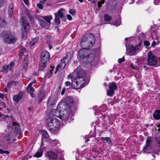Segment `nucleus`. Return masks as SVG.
<instances>
[{
    "label": "nucleus",
    "mask_w": 160,
    "mask_h": 160,
    "mask_svg": "<svg viewBox=\"0 0 160 160\" xmlns=\"http://www.w3.org/2000/svg\"><path fill=\"white\" fill-rule=\"evenodd\" d=\"M144 44L145 46L148 47L150 45V43L148 41H145L144 42Z\"/></svg>",
    "instance_id": "nucleus-44"
},
{
    "label": "nucleus",
    "mask_w": 160,
    "mask_h": 160,
    "mask_svg": "<svg viewBox=\"0 0 160 160\" xmlns=\"http://www.w3.org/2000/svg\"><path fill=\"white\" fill-rule=\"evenodd\" d=\"M4 153H6L7 154H8L9 153V152L7 151H4Z\"/></svg>",
    "instance_id": "nucleus-61"
},
{
    "label": "nucleus",
    "mask_w": 160,
    "mask_h": 160,
    "mask_svg": "<svg viewBox=\"0 0 160 160\" xmlns=\"http://www.w3.org/2000/svg\"><path fill=\"white\" fill-rule=\"evenodd\" d=\"M49 48L50 49H51L52 48V45H49Z\"/></svg>",
    "instance_id": "nucleus-62"
},
{
    "label": "nucleus",
    "mask_w": 160,
    "mask_h": 160,
    "mask_svg": "<svg viewBox=\"0 0 160 160\" xmlns=\"http://www.w3.org/2000/svg\"><path fill=\"white\" fill-rule=\"evenodd\" d=\"M18 84V82L17 81H14V83L12 84V85H17Z\"/></svg>",
    "instance_id": "nucleus-54"
},
{
    "label": "nucleus",
    "mask_w": 160,
    "mask_h": 160,
    "mask_svg": "<svg viewBox=\"0 0 160 160\" xmlns=\"http://www.w3.org/2000/svg\"><path fill=\"white\" fill-rule=\"evenodd\" d=\"M79 69V68H78L76 71L68 76V79H71V86L74 89H78L83 87L85 83V74Z\"/></svg>",
    "instance_id": "nucleus-1"
},
{
    "label": "nucleus",
    "mask_w": 160,
    "mask_h": 160,
    "mask_svg": "<svg viewBox=\"0 0 160 160\" xmlns=\"http://www.w3.org/2000/svg\"><path fill=\"white\" fill-rule=\"evenodd\" d=\"M101 139L102 141H107V142L109 144L111 142V139L109 137H106L104 138L103 137H101Z\"/></svg>",
    "instance_id": "nucleus-34"
},
{
    "label": "nucleus",
    "mask_w": 160,
    "mask_h": 160,
    "mask_svg": "<svg viewBox=\"0 0 160 160\" xmlns=\"http://www.w3.org/2000/svg\"><path fill=\"white\" fill-rule=\"evenodd\" d=\"M156 44V42L155 41H153L152 42V46H153L154 45H155Z\"/></svg>",
    "instance_id": "nucleus-56"
},
{
    "label": "nucleus",
    "mask_w": 160,
    "mask_h": 160,
    "mask_svg": "<svg viewBox=\"0 0 160 160\" xmlns=\"http://www.w3.org/2000/svg\"><path fill=\"white\" fill-rule=\"evenodd\" d=\"M46 124L49 130L53 132L58 130L59 125V122L58 120L55 118L49 117L47 119Z\"/></svg>",
    "instance_id": "nucleus-4"
},
{
    "label": "nucleus",
    "mask_w": 160,
    "mask_h": 160,
    "mask_svg": "<svg viewBox=\"0 0 160 160\" xmlns=\"http://www.w3.org/2000/svg\"><path fill=\"white\" fill-rule=\"evenodd\" d=\"M89 49H88L87 48H83L79 50L78 54L80 59L83 60L86 59L87 52H88Z\"/></svg>",
    "instance_id": "nucleus-10"
},
{
    "label": "nucleus",
    "mask_w": 160,
    "mask_h": 160,
    "mask_svg": "<svg viewBox=\"0 0 160 160\" xmlns=\"http://www.w3.org/2000/svg\"><path fill=\"white\" fill-rule=\"evenodd\" d=\"M65 100L66 101L65 102H62L61 103H62L64 102L66 103L67 104H68L69 105V107L70 108H69L71 109H72V106H71V107L70 106L69 104H70L72 103L73 100H72V99L70 97H66V98Z\"/></svg>",
    "instance_id": "nucleus-23"
},
{
    "label": "nucleus",
    "mask_w": 160,
    "mask_h": 160,
    "mask_svg": "<svg viewBox=\"0 0 160 160\" xmlns=\"http://www.w3.org/2000/svg\"><path fill=\"white\" fill-rule=\"evenodd\" d=\"M42 145H41V146L40 148L39 149V151L37 152L34 155V157H36L37 158H39L41 157L42 155L43 151L42 150Z\"/></svg>",
    "instance_id": "nucleus-29"
},
{
    "label": "nucleus",
    "mask_w": 160,
    "mask_h": 160,
    "mask_svg": "<svg viewBox=\"0 0 160 160\" xmlns=\"http://www.w3.org/2000/svg\"><path fill=\"white\" fill-rule=\"evenodd\" d=\"M58 108L61 109V112L59 118L63 120H66L68 118V113L72 111L69 105L65 102L60 103L57 106Z\"/></svg>",
    "instance_id": "nucleus-3"
},
{
    "label": "nucleus",
    "mask_w": 160,
    "mask_h": 160,
    "mask_svg": "<svg viewBox=\"0 0 160 160\" xmlns=\"http://www.w3.org/2000/svg\"><path fill=\"white\" fill-rule=\"evenodd\" d=\"M67 17L68 19L69 20H71L72 19V17L70 14H67Z\"/></svg>",
    "instance_id": "nucleus-47"
},
{
    "label": "nucleus",
    "mask_w": 160,
    "mask_h": 160,
    "mask_svg": "<svg viewBox=\"0 0 160 160\" xmlns=\"http://www.w3.org/2000/svg\"><path fill=\"white\" fill-rule=\"evenodd\" d=\"M4 97V95L3 94L0 93V98H3Z\"/></svg>",
    "instance_id": "nucleus-58"
},
{
    "label": "nucleus",
    "mask_w": 160,
    "mask_h": 160,
    "mask_svg": "<svg viewBox=\"0 0 160 160\" xmlns=\"http://www.w3.org/2000/svg\"><path fill=\"white\" fill-rule=\"evenodd\" d=\"M0 153L1 154L4 153V151L2 149H0Z\"/></svg>",
    "instance_id": "nucleus-55"
},
{
    "label": "nucleus",
    "mask_w": 160,
    "mask_h": 160,
    "mask_svg": "<svg viewBox=\"0 0 160 160\" xmlns=\"http://www.w3.org/2000/svg\"><path fill=\"white\" fill-rule=\"evenodd\" d=\"M47 0H40V3H41L42 4H44L46 2Z\"/></svg>",
    "instance_id": "nucleus-51"
},
{
    "label": "nucleus",
    "mask_w": 160,
    "mask_h": 160,
    "mask_svg": "<svg viewBox=\"0 0 160 160\" xmlns=\"http://www.w3.org/2000/svg\"><path fill=\"white\" fill-rule=\"evenodd\" d=\"M43 4L41 3H38L37 4L38 7L40 9H42L43 8Z\"/></svg>",
    "instance_id": "nucleus-39"
},
{
    "label": "nucleus",
    "mask_w": 160,
    "mask_h": 160,
    "mask_svg": "<svg viewBox=\"0 0 160 160\" xmlns=\"http://www.w3.org/2000/svg\"><path fill=\"white\" fill-rule=\"evenodd\" d=\"M47 62H42V61L40 60V62L39 64V71H42L46 67Z\"/></svg>",
    "instance_id": "nucleus-24"
},
{
    "label": "nucleus",
    "mask_w": 160,
    "mask_h": 160,
    "mask_svg": "<svg viewBox=\"0 0 160 160\" xmlns=\"http://www.w3.org/2000/svg\"><path fill=\"white\" fill-rule=\"evenodd\" d=\"M151 138L150 137H148L147 138L146 144L144 148L143 151L145 152H148L147 148H150V144L151 142Z\"/></svg>",
    "instance_id": "nucleus-18"
},
{
    "label": "nucleus",
    "mask_w": 160,
    "mask_h": 160,
    "mask_svg": "<svg viewBox=\"0 0 160 160\" xmlns=\"http://www.w3.org/2000/svg\"><path fill=\"white\" fill-rule=\"evenodd\" d=\"M121 22L119 21H117L114 22L113 23V25H114L115 26H118L119 25L121 24Z\"/></svg>",
    "instance_id": "nucleus-41"
},
{
    "label": "nucleus",
    "mask_w": 160,
    "mask_h": 160,
    "mask_svg": "<svg viewBox=\"0 0 160 160\" xmlns=\"http://www.w3.org/2000/svg\"><path fill=\"white\" fill-rule=\"evenodd\" d=\"M13 83H14V81H12L10 82H9L8 83V85H7V87L8 88L11 87V86L12 85V84H13Z\"/></svg>",
    "instance_id": "nucleus-40"
},
{
    "label": "nucleus",
    "mask_w": 160,
    "mask_h": 160,
    "mask_svg": "<svg viewBox=\"0 0 160 160\" xmlns=\"http://www.w3.org/2000/svg\"><path fill=\"white\" fill-rule=\"evenodd\" d=\"M69 12L72 14H74L76 13V12L73 9H70L69 10Z\"/></svg>",
    "instance_id": "nucleus-43"
},
{
    "label": "nucleus",
    "mask_w": 160,
    "mask_h": 160,
    "mask_svg": "<svg viewBox=\"0 0 160 160\" xmlns=\"http://www.w3.org/2000/svg\"><path fill=\"white\" fill-rule=\"evenodd\" d=\"M54 14L55 16V18L54 20L55 22L58 25L59 24L61 23L60 17L57 16L56 13H54Z\"/></svg>",
    "instance_id": "nucleus-31"
},
{
    "label": "nucleus",
    "mask_w": 160,
    "mask_h": 160,
    "mask_svg": "<svg viewBox=\"0 0 160 160\" xmlns=\"http://www.w3.org/2000/svg\"><path fill=\"white\" fill-rule=\"evenodd\" d=\"M4 139L5 141L8 142L16 140V139L15 138L14 134L12 132H9L7 134L4 138Z\"/></svg>",
    "instance_id": "nucleus-15"
},
{
    "label": "nucleus",
    "mask_w": 160,
    "mask_h": 160,
    "mask_svg": "<svg viewBox=\"0 0 160 160\" xmlns=\"http://www.w3.org/2000/svg\"><path fill=\"white\" fill-rule=\"evenodd\" d=\"M65 85L66 86L68 87L70 86L71 85L70 82L69 81H67L65 82Z\"/></svg>",
    "instance_id": "nucleus-46"
},
{
    "label": "nucleus",
    "mask_w": 160,
    "mask_h": 160,
    "mask_svg": "<svg viewBox=\"0 0 160 160\" xmlns=\"http://www.w3.org/2000/svg\"><path fill=\"white\" fill-rule=\"evenodd\" d=\"M108 87L109 89L107 90V95L111 96L114 93V91L116 89L117 87L115 82H112L109 83Z\"/></svg>",
    "instance_id": "nucleus-9"
},
{
    "label": "nucleus",
    "mask_w": 160,
    "mask_h": 160,
    "mask_svg": "<svg viewBox=\"0 0 160 160\" xmlns=\"http://www.w3.org/2000/svg\"><path fill=\"white\" fill-rule=\"evenodd\" d=\"M94 43V36L90 33L85 35L80 42L82 47H85V48H88L92 47Z\"/></svg>",
    "instance_id": "nucleus-2"
},
{
    "label": "nucleus",
    "mask_w": 160,
    "mask_h": 160,
    "mask_svg": "<svg viewBox=\"0 0 160 160\" xmlns=\"http://www.w3.org/2000/svg\"><path fill=\"white\" fill-rule=\"evenodd\" d=\"M38 40V37L32 39L29 42V45L31 46H34Z\"/></svg>",
    "instance_id": "nucleus-30"
},
{
    "label": "nucleus",
    "mask_w": 160,
    "mask_h": 160,
    "mask_svg": "<svg viewBox=\"0 0 160 160\" xmlns=\"http://www.w3.org/2000/svg\"><path fill=\"white\" fill-rule=\"evenodd\" d=\"M69 59L68 57H66L63 59V60L61 61L62 62L61 64H58L56 67V70L55 72L56 73L58 71H60L65 68L66 64L68 63L69 62Z\"/></svg>",
    "instance_id": "nucleus-8"
},
{
    "label": "nucleus",
    "mask_w": 160,
    "mask_h": 160,
    "mask_svg": "<svg viewBox=\"0 0 160 160\" xmlns=\"http://www.w3.org/2000/svg\"><path fill=\"white\" fill-rule=\"evenodd\" d=\"M32 84H33V83H32V82H31V83H30L29 84V85H28V87H32Z\"/></svg>",
    "instance_id": "nucleus-57"
},
{
    "label": "nucleus",
    "mask_w": 160,
    "mask_h": 160,
    "mask_svg": "<svg viewBox=\"0 0 160 160\" xmlns=\"http://www.w3.org/2000/svg\"><path fill=\"white\" fill-rule=\"evenodd\" d=\"M153 117L156 120L160 119V110H156L153 114Z\"/></svg>",
    "instance_id": "nucleus-25"
},
{
    "label": "nucleus",
    "mask_w": 160,
    "mask_h": 160,
    "mask_svg": "<svg viewBox=\"0 0 160 160\" xmlns=\"http://www.w3.org/2000/svg\"><path fill=\"white\" fill-rule=\"evenodd\" d=\"M25 3L27 5L28 3V0H23Z\"/></svg>",
    "instance_id": "nucleus-53"
},
{
    "label": "nucleus",
    "mask_w": 160,
    "mask_h": 160,
    "mask_svg": "<svg viewBox=\"0 0 160 160\" xmlns=\"http://www.w3.org/2000/svg\"><path fill=\"white\" fill-rule=\"evenodd\" d=\"M12 124V128L14 132L17 133H19L20 131V129L19 125L16 122H13Z\"/></svg>",
    "instance_id": "nucleus-19"
},
{
    "label": "nucleus",
    "mask_w": 160,
    "mask_h": 160,
    "mask_svg": "<svg viewBox=\"0 0 160 160\" xmlns=\"http://www.w3.org/2000/svg\"><path fill=\"white\" fill-rule=\"evenodd\" d=\"M147 149H148V152H146V153H151V152H152V150H151V147L150 146V148H147Z\"/></svg>",
    "instance_id": "nucleus-48"
},
{
    "label": "nucleus",
    "mask_w": 160,
    "mask_h": 160,
    "mask_svg": "<svg viewBox=\"0 0 160 160\" xmlns=\"http://www.w3.org/2000/svg\"><path fill=\"white\" fill-rule=\"evenodd\" d=\"M30 95L32 97H34L35 95L33 93H32V92H31L30 93Z\"/></svg>",
    "instance_id": "nucleus-59"
},
{
    "label": "nucleus",
    "mask_w": 160,
    "mask_h": 160,
    "mask_svg": "<svg viewBox=\"0 0 160 160\" xmlns=\"http://www.w3.org/2000/svg\"><path fill=\"white\" fill-rule=\"evenodd\" d=\"M1 35L4 41L8 43L14 42L17 39L15 36L8 31L3 32L1 33Z\"/></svg>",
    "instance_id": "nucleus-5"
},
{
    "label": "nucleus",
    "mask_w": 160,
    "mask_h": 160,
    "mask_svg": "<svg viewBox=\"0 0 160 160\" xmlns=\"http://www.w3.org/2000/svg\"><path fill=\"white\" fill-rule=\"evenodd\" d=\"M41 133L43 138H48L49 137V135L47 132L45 130H43L41 131Z\"/></svg>",
    "instance_id": "nucleus-32"
},
{
    "label": "nucleus",
    "mask_w": 160,
    "mask_h": 160,
    "mask_svg": "<svg viewBox=\"0 0 160 160\" xmlns=\"http://www.w3.org/2000/svg\"><path fill=\"white\" fill-rule=\"evenodd\" d=\"M59 150H55L54 151H48L47 152V156L48 158L52 159H55L57 158L58 156L59 155L60 153H58V151Z\"/></svg>",
    "instance_id": "nucleus-12"
},
{
    "label": "nucleus",
    "mask_w": 160,
    "mask_h": 160,
    "mask_svg": "<svg viewBox=\"0 0 160 160\" xmlns=\"http://www.w3.org/2000/svg\"><path fill=\"white\" fill-rule=\"evenodd\" d=\"M27 92L29 93L32 92L34 91V89L32 87H27Z\"/></svg>",
    "instance_id": "nucleus-35"
},
{
    "label": "nucleus",
    "mask_w": 160,
    "mask_h": 160,
    "mask_svg": "<svg viewBox=\"0 0 160 160\" xmlns=\"http://www.w3.org/2000/svg\"><path fill=\"white\" fill-rule=\"evenodd\" d=\"M87 52L86 59L90 63L92 62L94 60L95 55L94 52L92 50L89 49Z\"/></svg>",
    "instance_id": "nucleus-11"
},
{
    "label": "nucleus",
    "mask_w": 160,
    "mask_h": 160,
    "mask_svg": "<svg viewBox=\"0 0 160 160\" xmlns=\"http://www.w3.org/2000/svg\"><path fill=\"white\" fill-rule=\"evenodd\" d=\"M131 68L133 69H135L137 67L136 65H134L133 63H132L131 64Z\"/></svg>",
    "instance_id": "nucleus-49"
},
{
    "label": "nucleus",
    "mask_w": 160,
    "mask_h": 160,
    "mask_svg": "<svg viewBox=\"0 0 160 160\" xmlns=\"http://www.w3.org/2000/svg\"><path fill=\"white\" fill-rule=\"evenodd\" d=\"M151 156H152V157H153V158H155V155H154L153 154H152Z\"/></svg>",
    "instance_id": "nucleus-64"
},
{
    "label": "nucleus",
    "mask_w": 160,
    "mask_h": 160,
    "mask_svg": "<svg viewBox=\"0 0 160 160\" xmlns=\"http://www.w3.org/2000/svg\"><path fill=\"white\" fill-rule=\"evenodd\" d=\"M14 65V63L13 62H12L8 65H5L1 69V71L2 72L7 73L9 71H12L13 69Z\"/></svg>",
    "instance_id": "nucleus-13"
},
{
    "label": "nucleus",
    "mask_w": 160,
    "mask_h": 160,
    "mask_svg": "<svg viewBox=\"0 0 160 160\" xmlns=\"http://www.w3.org/2000/svg\"><path fill=\"white\" fill-rule=\"evenodd\" d=\"M148 65L150 66H156L158 62L157 57L151 52L148 53Z\"/></svg>",
    "instance_id": "nucleus-6"
},
{
    "label": "nucleus",
    "mask_w": 160,
    "mask_h": 160,
    "mask_svg": "<svg viewBox=\"0 0 160 160\" xmlns=\"http://www.w3.org/2000/svg\"><path fill=\"white\" fill-rule=\"evenodd\" d=\"M14 7L12 3H10L9 5L8 9V13L9 16L11 17L13 13Z\"/></svg>",
    "instance_id": "nucleus-28"
},
{
    "label": "nucleus",
    "mask_w": 160,
    "mask_h": 160,
    "mask_svg": "<svg viewBox=\"0 0 160 160\" xmlns=\"http://www.w3.org/2000/svg\"><path fill=\"white\" fill-rule=\"evenodd\" d=\"M51 143L52 144V146L53 147V149L55 150L56 148H58L60 144L58 140H52L51 142Z\"/></svg>",
    "instance_id": "nucleus-20"
},
{
    "label": "nucleus",
    "mask_w": 160,
    "mask_h": 160,
    "mask_svg": "<svg viewBox=\"0 0 160 160\" xmlns=\"http://www.w3.org/2000/svg\"><path fill=\"white\" fill-rule=\"evenodd\" d=\"M5 0H0V8L3 7L5 3Z\"/></svg>",
    "instance_id": "nucleus-37"
},
{
    "label": "nucleus",
    "mask_w": 160,
    "mask_h": 160,
    "mask_svg": "<svg viewBox=\"0 0 160 160\" xmlns=\"http://www.w3.org/2000/svg\"><path fill=\"white\" fill-rule=\"evenodd\" d=\"M41 18L46 21L47 22L49 23V25H50L51 24V20L52 19V17L51 15L48 16H43L41 17Z\"/></svg>",
    "instance_id": "nucleus-22"
},
{
    "label": "nucleus",
    "mask_w": 160,
    "mask_h": 160,
    "mask_svg": "<svg viewBox=\"0 0 160 160\" xmlns=\"http://www.w3.org/2000/svg\"><path fill=\"white\" fill-rule=\"evenodd\" d=\"M39 96L40 100H42L44 97V93L43 92H40L39 94Z\"/></svg>",
    "instance_id": "nucleus-38"
},
{
    "label": "nucleus",
    "mask_w": 160,
    "mask_h": 160,
    "mask_svg": "<svg viewBox=\"0 0 160 160\" xmlns=\"http://www.w3.org/2000/svg\"><path fill=\"white\" fill-rule=\"evenodd\" d=\"M20 55H19V57L20 58H21L22 57V56L23 55V54H24V52H23L22 51V50H20Z\"/></svg>",
    "instance_id": "nucleus-50"
},
{
    "label": "nucleus",
    "mask_w": 160,
    "mask_h": 160,
    "mask_svg": "<svg viewBox=\"0 0 160 160\" xmlns=\"http://www.w3.org/2000/svg\"><path fill=\"white\" fill-rule=\"evenodd\" d=\"M124 61V56H123L122 58H119L118 60V62L119 63H120L123 62Z\"/></svg>",
    "instance_id": "nucleus-42"
},
{
    "label": "nucleus",
    "mask_w": 160,
    "mask_h": 160,
    "mask_svg": "<svg viewBox=\"0 0 160 160\" xmlns=\"http://www.w3.org/2000/svg\"><path fill=\"white\" fill-rule=\"evenodd\" d=\"M102 107H103V108H105V110L102 111L104 112V111H105L106 110V105H103L102 106Z\"/></svg>",
    "instance_id": "nucleus-60"
},
{
    "label": "nucleus",
    "mask_w": 160,
    "mask_h": 160,
    "mask_svg": "<svg viewBox=\"0 0 160 160\" xmlns=\"http://www.w3.org/2000/svg\"><path fill=\"white\" fill-rule=\"evenodd\" d=\"M22 23V34H24V33L26 32H27L29 28V23L26 20H22L21 21Z\"/></svg>",
    "instance_id": "nucleus-16"
},
{
    "label": "nucleus",
    "mask_w": 160,
    "mask_h": 160,
    "mask_svg": "<svg viewBox=\"0 0 160 160\" xmlns=\"http://www.w3.org/2000/svg\"><path fill=\"white\" fill-rule=\"evenodd\" d=\"M39 23L41 26L43 28H46L48 26L49 23L42 19H40L39 20Z\"/></svg>",
    "instance_id": "nucleus-27"
},
{
    "label": "nucleus",
    "mask_w": 160,
    "mask_h": 160,
    "mask_svg": "<svg viewBox=\"0 0 160 160\" xmlns=\"http://www.w3.org/2000/svg\"><path fill=\"white\" fill-rule=\"evenodd\" d=\"M57 108H58L57 109H54L52 110V115L53 116L59 117L61 112V109L59 110L58 109L59 108L57 107Z\"/></svg>",
    "instance_id": "nucleus-26"
},
{
    "label": "nucleus",
    "mask_w": 160,
    "mask_h": 160,
    "mask_svg": "<svg viewBox=\"0 0 160 160\" xmlns=\"http://www.w3.org/2000/svg\"><path fill=\"white\" fill-rule=\"evenodd\" d=\"M32 82V83L33 84V83H36V81L35 80H33V82Z\"/></svg>",
    "instance_id": "nucleus-63"
},
{
    "label": "nucleus",
    "mask_w": 160,
    "mask_h": 160,
    "mask_svg": "<svg viewBox=\"0 0 160 160\" xmlns=\"http://www.w3.org/2000/svg\"><path fill=\"white\" fill-rule=\"evenodd\" d=\"M65 9L61 8L59 9L57 12H55L57 14V16L60 17L62 19H66L65 16Z\"/></svg>",
    "instance_id": "nucleus-17"
},
{
    "label": "nucleus",
    "mask_w": 160,
    "mask_h": 160,
    "mask_svg": "<svg viewBox=\"0 0 160 160\" xmlns=\"http://www.w3.org/2000/svg\"><path fill=\"white\" fill-rule=\"evenodd\" d=\"M104 20L107 22L110 21L112 19V17L107 14H106L104 15Z\"/></svg>",
    "instance_id": "nucleus-33"
},
{
    "label": "nucleus",
    "mask_w": 160,
    "mask_h": 160,
    "mask_svg": "<svg viewBox=\"0 0 160 160\" xmlns=\"http://www.w3.org/2000/svg\"><path fill=\"white\" fill-rule=\"evenodd\" d=\"M65 88H63V89L62 90L61 93V94L62 95L64 94V93L65 92Z\"/></svg>",
    "instance_id": "nucleus-52"
},
{
    "label": "nucleus",
    "mask_w": 160,
    "mask_h": 160,
    "mask_svg": "<svg viewBox=\"0 0 160 160\" xmlns=\"http://www.w3.org/2000/svg\"><path fill=\"white\" fill-rule=\"evenodd\" d=\"M141 44L139 43L138 45H136L135 47L132 45H130L128 47V48L127 47V44H126V47L127 49V53L130 55L132 56L135 55L136 52L138 51L141 48Z\"/></svg>",
    "instance_id": "nucleus-7"
},
{
    "label": "nucleus",
    "mask_w": 160,
    "mask_h": 160,
    "mask_svg": "<svg viewBox=\"0 0 160 160\" xmlns=\"http://www.w3.org/2000/svg\"><path fill=\"white\" fill-rule=\"evenodd\" d=\"M105 2V0H99L98 3V7L100 8L102 6V4H103Z\"/></svg>",
    "instance_id": "nucleus-36"
},
{
    "label": "nucleus",
    "mask_w": 160,
    "mask_h": 160,
    "mask_svg": "<svg viewBox=\"0 0 160 160\" xmlns=\"http://www.w3.org/2000/svg\"><path fill=\"white\" fill-rule=\"evenodd\" d=\"M49 58L50 55L49 52L46 51H44L41 54L40 60L42 62H47Z\"/></svg>",
    "instance_id": "nucleus-14"
},
{
    "label": "nucleus",
    "mask_w": 160,
    "mask_h": 160,
    "mask_svg": "<svg viewBox=\"0 0 160 160\" xmlns=\"http://www.w3.org/2000/svg\"><path fill=\"white\" fill-rule=\"evenodd\" d=\"M154 3L155 5L160 3V0H154Z\"/></svg>",
    "instance_id": "nucleus-45"
},
{
    "label": "nucleus",
    "mask_w": 160,
    "mask_h": 160,
    "mask_svg": "<svg viewBox=\"0 0 160 160\" xmlns=\"http://www.w3.org/2000/svg\"><path fill=\"white\" fill-rule=\"evenodd\" d=\"M22 94L21 92H19L18 94L16 95L13 97V100L16 103H18L21 99Z\"/></svg>",
    "instance_id": "nucleus-21"
}]
</instances>
